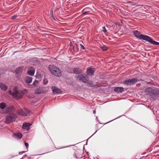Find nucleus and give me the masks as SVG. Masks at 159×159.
Returning a JSON list of instances; mask_svg holds the SVG:
<instances>
[{"label": "nucleus", "mask_w": 159, "mask_h": 159, "mask_svg": "<svg viewBox=\"0 0 159 159\" xmlns=\"http://www.w3.org/2000/svg\"><path fill=\"white\" fill-rule=\"evenodd\" d=\"M133 33L137 38L139 39L146 40L153 45H159V42L154 41L151 37L148 36L141 34L137 30L134 31Z\"/></svg>", "instance_id": "f257e3e1"}, {"label": "nucleus", "mask_w": 159, "mask_h": 159, "mask_svg": "<svg viewBox=\"0 0 159 159\" xmlns=\"http://www.w3.org/2000/svg\"><path fill=\"white\" fill-rule=\"evenodd\" d=\"M27 92V91L26 89H24L23 90H20L18 91L15 89H14L13 93L10 90L9 92V93L11 94L13 97L17 100L21 98L23 95Z\"/></svg>", "instance_id": "f03ea898"}, {"label": "nucleus", "mask_w": 159, "mask_h": 159, "mask_svg": "<svg viewBox=\"0 0 159 159\" xmlns=\"http://www.w3.org/2000/svg\"><path fill=\"white\" fill-rule=\"evenodd\" d=\"M144 92L147 94L151 96L159 97V89H158L148 87L145 89Z\"/></svg>", "instance_id": "7ed1b4c3"}, {"label": "nucleus", "mask_w": 159, "mask_h": 159, "mask_svg": "<svg viewBox=\"0 0 159 159\" xmlns=\"http://www.w3.org/2000/svg\"><path fill=\"white\" fill-rule=\"evenodd\" d=\"M49 69L51 73L57 77H60L61 75V70L56 66L50 65L49 66Z\"/></svg>", "instance_id": "20e7f679"}, {"label": "nucleus", "mask_w": 159, "mask_h": 159, "mask_svg": "<svg viewBox=\"0 0 159 159\" xmlns=\"http://www.w3.org/2000/svg\"><path fill=\"white\" fill-rule=\"evenodd\" d=\"M16 118V115L15 113H10L6 117L5 120V122L6 124H10L14 121Z\"/></svg>", "instance_id": "39448f33"}, {"label": "nucleus", "mask_w": 159, "mask_h": 159, "mask_svg": "<svg viewBox=\"0 0 159 159\" xmlns=\"http://www.w3.org/2000/svg\"><path fill=\"white\" fill-rule=\"evenodd\" d=\"M16 112L18 115L22 116H27L30 114V112L26 108L18 110Z\"/></svg>", "instance_id": "423d86ee"}, {"label": "nucleus", "mask_w": 159, "mask_h": 159, "mask_svg": "<svg viewBox=\"0 0 159 159\" xmlns=\"http://www.w3.org/2000/svg\"><path fill=\"white\" fill-rule=\"evenodd\" d=\"M48 88L47 87H41L37 88L35 90V93L37 94L44 93L48 91Z\"/></svg>", "instance_id": "0eeeda50"}, {"label": "nucleus", "mask_w": 159, "mask_h": 159, "mask_svg": "<svg viewBox=\"0 0 159 159\" xmlns=\"http://www.w3.org/2000/svg\"><path fill=\"white\" fill-rule=\"evenodd\" d=\"M137 81L138 79L136 78L126 79L123 82V83L126 85L129 86L135 84Z\"/></svg>", "instance_id": "6e6552de"}, {"label": "nucleus", "mask_w": 159, "mask_h": 159, "mask_svg": "<svg viewBox=\"0 0 159 159\" xmlns=\"http://www.w3.org/2000/svg\"><path fill=\"white\" fill-rule=\"evenodd\" d=\"M76 80H81L83 82L86 83L88 80V77L85 75L79 74L76 76Z\"/></svg>", "instance_id": "1a4fd4ad"}, {"label": "nucleus", "mask_w": 159, "mask_h": 159, "mask_svg": "<svg viewBox=\"0 0 159 159\" xmlns=\"http://www.w3.org/2000/svg\"><path fill=\"white\" fill-rule=\"evenodd\" d=\"M95 71L94 68L89 67L87 69V73L88 75L91 76L94 74Z\"/></svg>", "instance_id": "9d476101"}, {"label": "nucleus", "mask_w": 159, "mask_h": 159, "mask_svg": "<svg viewBox=\"0 0 159 159\" xmlns=\"http://www.w3.org/2000/svg\"><path fill=\"white\" fill-rule=\"evenodd\" d=\"M29 70L28 71L27 73L28 75L31 76L34 75L35 72V69L32 67H30L29 68Z\"/></svg>", "instance_id": "9b49d317"}, {"label": "nucleus", "mask_w": 159, "mask_h": 159, "mask_svg": "<svg viewBox=\"0 0 159 159\" xmlns=\"http://www.w3.org/2000/svg\"><path fill=\"white\" fill-rule=\"evenodd\" d=\"M52 89L53 93H60L61 92V89L54 86L52 87Z\"/></svg>", "instance_id": "f8f14e48"}, {"label": "nucleus", "mask_w": 159, "mask_h": 159, "mask_svg": "<svg viewBox=\"0 0 159 159\" xmlns=\"http://www.w3.org/2000/svg\"><path fill=\"white\" fill-rule=\"evenodd\" d=\"M31 124L30 123H24L22 125V128L24 129L28 130L30 129V127Z\"/></svg>", "instance_id": "ddd939ff"}, {"label": "nucleus", "mask_w": 159, "mask_h": 159, "mask_svg": "<svg viewBox=\"0 0 159 159\" xmlns=\"http://www.w3.org/2000/svg\"><path fill=\"white\" fill-rule=\"evenodd\" d=\"M73 71L74 73L76 74H80L82 73V70L79 68H75Z\"/></svg>", "instance_id": "4468645a"}, {"label": "nucleus", "mask_w": 159, "mask_h": 159, "mask_svg": "<svg viewBox=\"0 0 159 159\" xmlns=\"http://www.w3.org/2000/svg\"><path fill=\"white\" fill-rule=\"evenodd\" d=\"M114 90L118 93H122L124 91V89L121 87H116L114 88Z\"/></svg>", "instance_id": "2eb2a0df"}, {"label": "nucleus", "mask_w": 159, "mask_h": 159, "mask_svg": "<svg viewBox=\"0 0 159 159\" xmlns=\"http://www.w3.org/2000/svg\"><path fill=\"white\" fill-rule=\"evenodd\" d=\"M0 88H1L2 90L5 91L7 89V87L3 83H0Z\"/></svg>", "instance_id": "dca6fc26"}, {"label": "nucleus", "mask_w": 159, "mask_h": 159, "mask_svg": "<svg viewBox=\"0 0 159 159\" xmlns=\"http://www.w3.org/2000/svg\"><path fill=\"white\" fill-rule=\"evenodd\" d=\"M87 86L88 87H91L92 88H95L98 87L97 85H93L92 82L91 81H89L87 83Z\"/></svg>", "instance_id": "f3484780"}, {"label": "nucleus", "mask_w": 159, "mask_h": 159, "mask_svg": "<svg viewBox=\"0 0 159 159\" xmlns=\"http://www.w3.org/2000/svg\"><path fill=\"white\" fill-rule=\"evenodd\" d=\"M25 81L27 83H30L32 81V78L31 77L27 76L25 78Z\"/></svg>", "instance_id": "a211bd4d"}, {"label": "nucleus", "mask_w": 159, "mask_h": 159, "mask_svg": "<svg viewBox=\"0 0 159 159\" xmlns=\"http://www.w3.org/2000/svg\"><path fill=\"white\" fill-rule=\"evenodd\" d=\"M23 67H19L16 70V73L17 74H20L21 73L23 70Z\"/></svg>", "instance_id": "6ab92c4d"}, {"label": "nucleus", "mask_w": 159, "mask_h": 159, "mask_svg": "<svg viewBox=\"0 0 159 159\" xmlns=\"http://www.w3.org/2000/svg\"><path fill=\"white\" fill-rule=\"evenodd\" d=\"M14 136L16 137V138L18 139H20L22 137V135L20 133H17L16 134H14Z\"/></svg>", "instance_id": "aec40b11"}, {"label": "nucleus", "mask_w": 159, "mask_h": 159, "mask_svg": "<svg viewBox=\"0 0 159 159\" xmlns=\"http://www.w3.org/2000/svg\"><path fill=\"white\" fill-rule=\"evenodd\" d=\"M6 107V104L5 103L2 102L0 103V108L2 109H4Z\"/></svg>", "instance_id": "412c9836"}, {"label": "nucleus", "mask_w": 159, "mask_h": 159, "mask_svg": "<svg viewBox=\"0 0 159 159\" xmlns=\"http://www.w3.org/2000/svg\"><path fill=\"white\" fill-rule=\"evenodd\" d=\"M102 30L104 33L106 35V33L107 32V30L104 26H103L102 27Z\"/></svg>", "instance_id": "4be33fe9"}, {"label": "nucleus", "mask_w": 159, "mask_h": 159, "mask_svg": "<svg viewBox=\"0 0 159 159\" xmlns=\"http://www.w3.org/2000/svg\"><path fill=\"white\" fill-rule=\"evenodd\" d=\"M43 81L44 85H46L48 83V80L47 79L44 78L43 79Z\"/></svg>", "instance_id": "5701e85b"}, {"label": "nucleus", "mask_w": 159, "mask_h": 159, "mask_svg": "<svg viewBox=\"0 0 159 159\" xmlns=\"http://www.w3.org/2000/svg\"><path fill=\"white\" fill-rule=\"evenodd\" d=\"M101 49L104 51H106L107 49V47L105 46H102L101 47Z\"/></svg>", "instance_id": "b1692460"}, {"label": "nucleus", "mask_w": 159, "mask_h": 159, "mask_svg": "<svg viewBox=\"0 0 159 159\" xmlns=\"http://www.w3.org/2000/svg\"><path fill=\"white\" fill-rule=\"evenodd\" d=\"M80 48H81V49H83V50H84L85 49V48L84 47V46L83 45H82L81 44H80Z\"/></svg>", "instance_id": "393cba45"}, {"label": "nucleus", "mask_w": 159, "mask_h": 159, "mask_svg": "<svg viewBox=\"0 0 159 159\" xmlns=\"http://www.w3.org/2000/svg\"><path fill=\"white\" fill-rule=\"evenodd\" d=\"M25 146L27 148H28V147H29L28 143H25Z\"/></svg>", "instance_id": "a878e982"}, {"label": "nucleus", "mask_w": 159, "mask_h": 159, "mask_svg": "<svg viewBox=\"0 0 159 159\" xmlns=\"http://www.w3.org/2000/svg\"><path fill=\"white\" fill-rule=\"evenodd\" d=\"M50 13H51V14L52 17H53V18H54V16H53V11L52 10L51 11Z\"/></svg>", "instance_id": "bb28decb"}, {"label": "nucleus", "mask_w": 159, "mask_h": 159, "mask_svg": "<svg viewBox=\"0 0 159 159\" xmlns=\"http://www.w3.org/2000/svg\"><path fill=\"white\" fill-rule=\"evenodd\" d=\"M17 17L16 16H14L11 17V18L12 19H14Z\"/></svg>", "instance_id": "cd10ccee"}, {"label": "nucleus", "mask_w": 159, "mask_h": 159, "mask_svg": "<svg viewBox=\"0 0 159 159\" xmlns=\"http://www.w3.org/2000/svg\"><path fill=\"white\" fill-rule=\"evenodd\" d=\"M38 81L37 80H35L34 81V82L33 83V84L34 85H35V84H38Z\"/></svg>", "instance_id": "c85d7f7f"}, {"label": "nucleus", "mask_w": 159, "mask_h": 159, "mask_svg": "<svg viewBox=\"0 0 159 159\" xmlns=\"http://www.w3.org/2000/svg\"><path fill=\"white\" fill-rule=\"evenodd\" d=\"M24 151H22L21 152H20L19 153V154L21 155L24 152Z\"/></svg>", "instance_id": "c756f323"}, {"label": "nucleus", "mask_w": 159, "mask_h": 159, "mask_svg": "<svg viewBox=\"0 0 159 159\" xmlns=\"http://www.w3.org/2000/svg\"><path fill=\"white\" fill-rule=\"evenodd\" d=\"M26 156L27 155L26 154H25L24 155V156L23 157V158L25 157H26Z\"/></svg>", "instance_id": "7c9ffc66"}, {"label": "nucleus", "mask_w": 159, "mask_h": 159, "mask_svg": "<svg viewBox=\"0 0 159 159\" xmlns=\"http://www.w3.org/2000/svg\"><path fill=\"white\" fill-rule=\"evenodd\" d=\"M93 113L94 114H95V111H93Z\"/></svg>", "instance_id": "2f4dec72"}]
</instances>
